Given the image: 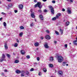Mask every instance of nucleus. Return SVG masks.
<instances>
[{
  "instance_id": "nucleus-31",
  "label": "nucleus",
  "mask_w": 77,
  "mask_h": 77,
  "mask_svg": "<svg viewBox=\"0 0 77 77\" xmlns=\"http://www.w3.org/2000/svg\"><path fill=\"white\" fill-rule=\"evenodd\" d=\"M34 71V69L33 68H31L29 70V71L32 72V71Z\"/></svg>"
},
{
  "instance_id": "nucleus-59",
  "label": "nucleus",
  "mask_w": 77,
  "mask_h": 77,
  "mask_svg": "<svg viewBox=\"0 0 77 77\" xmlns=\"http://www.w3.org/2000/svg\"><path fill=\"white\" fill-rule=\"evenodd\" d=\"M34 2L35 3H36V2H37L36 1V0H34Z\"/></svg>"
},
{
  "instance_id": "nucleus-29",
  "label": "nucleus",
  "mask_w": 77,
  "mask_h": 77,
  "mask_svg": "<svg viewBox=\"0 0 77 77\" xmlns=\"http://www.w3.org/2000/svg\"><path fill=\"white\" fill-rule=\"evenodd\" d=\"M3 24H4V26H5V27H6V22H4Z\"/></svg>"
},
{
  "instance_id": "nucleus-38",
  "label": "nucleus",
  "mask_w": 77,
  "mask_h": 77,
  "mask_svg": "<svg viewBox=\"0 0 77 77\" xmlns=\"http://www.w3.org/2000/svg\"><path fill=\"white\" fill-rule=\"evenodd\" d=\"M67 46H68V45H67V44H66L64 45V47L66 48H67Z\"/></svg>"
},
{
  "instance_id": "nucleus-27",
  "label": "nucleus",
  "mask_w": 77,
  "mask_h": 77,
  "mask_svg": "<svg viewBox=\"0 0 77 77\" xmlns=\"http://www.w3.org/2000/svg\"><path fill=\"white\" fill-rule=\"evenodd\" d=\"M20 29H24V27H23V26H20Z\"/></svg>"
},
{
  "instance_id": "nucleus-24",
  "label": "nucleus",
  "mask_w": 77,
  "mask_h": 77,
  "mask_svg": "<svg viewBox=\"0 0 77 77\" xmlns=\"http://www.w3.org/2000/svg\"><path fill=\"white\" fill-rule=\"evenodd\" d=\"M56 20V17L53 18L52 19V21H55V20Z\"/></svg>"
},
{
  "instance_id": "nucleus-33",
  "label": "nucleus",
  "mask_w": 77,
  "mask_h": 77,
  "mask_svg": "<svg viewBox=\"0 0 77 77\" xmlns=\"http://www.w3.org/2000/svg\"><path fill=\"white\" fill-rule=\"evenodd\" d=\"M20 73H21V74H24V71L22 70L20 71Z\"/></svg>"
},
{
  "instance_id": "nucleus-48",
  "label": "nucleus",
  "mask_w": 77,
  "mask_h": 77,
  "mask_svg": "<svg viewBox=\"0 0 77 77\" xmlns=\"http://www.w3.org/2000/svg\"><path fill=\"white\" fill-rule=\"evenodd\" d=\"M16 41L17 42H19V40L17 39H16Z\"/></svg>"
},
{
  "instance_id": "nucleus-61",
  "label": "nucleus",
  "mask_w": 77,
  "mask_h": 77,
  "mask_svg": "<svg viewBox=\"0 0 77 77\" xmlns=\"http://www.w3.org/2000/svg\"><path fill=\"white\" fill-rule=\"evenodd\" d=\"M35 22H36V19H35Z\"/></svg>"
},
{
  "instance_id": "nucleus-18",
  "label": "nucleus",
  "mask_w": 77,
  "mask_h": 77,
  "mask_svg": "<svg viewBox=\"0 0 77 77\" xmlns=\"http://www.w3.org/2000/svg\"><path fill=\"white\" fill-rule=\"evenodd\" d=\"M69 24V22L68 21H67L66 22L65 24L66 26H68Z\"/></svg>"
},
{
  "instance_id": "nucleus-12",
  "label": "nucleus",
  "mask_w": 77,
  "mask_h": 77,
  "mask_svg": "<svg viewBox=\"0 0 77 77\" xmlns=\"http://www.w3.org/2000/svg\"><path fill=\"white\" fill-rule=\"evenodd\" d=\"M58 74L59 75H62V74H63V72L61 71H60L58 72Z\"/></svg>"
},
{
  "instance_id": "nucleus-26",
  "label": "nucleus",
  "mask_w": 77,
  "mask_h": 77,
  "mask_svg": "<svg viewBox=\"0 0 77 77\" xmlns=\"http://www.w3.org/2000/svg\"><path fill=\"white\" fill-rule=\"evenodd\" d=\"M17 46H18V43H16L14 44V47H17Z\"/></svg>"
},
{
  "instance_id": "nucleus-53",
  "label": "nucleus",
  "mask_w": 77,
  "mask_h": 77,
  "mask_svg": "<svg viewBox=\"0 0 77 77\" xmlns=\"http://www.w3.org/2000/svg\"><path fill=\"white\" fill-rule=\"evenodd\" d=\"M38 12H41V10H38Z\"/></svg>"
},
{
  "instance_id": "nucleus-43",
  "label": "nucleus",
  "mask_w": 77,
  "mask_h": 77,
  "mask_svg": "<svg viewBox=\"0 0 77 77\" xmlns=\"http://www.w3.org/2000/svg\"><path fill=\"white\" fill-rule=\"evenodd\" d=\"M57 15H58V17H60V16H61V14H58Z\"/></svg>"
},
{
  "instance_id": "nucleus-45",
  "label": "nucleus",
  "mask_w": 77,
  "mask_h": 77,
  "mask_svg": "<svg viewBox=\"0 0 77 77\" xmlns=\"http://www.w3.org/2000/svg\"><path fill=\"white\" fill-rule=\"evenodd\" d=\"M52 3H55V1H52Z\"/></svg>"
},
{
  "instance_id": "nucleus-39",
  "label": "nucleus",
  "mask_w": 77,
  "mask_h": 77,
  "mask_svg": "<svg viewBox=\"0 0 77 77\" xmlns=\"http://www.w3.org/2000/svg\"><path fill=\"white\" fill-rule=\"evenodd\" d=\"M7 56L8 57H10V55L9 54H7Z\"/></svg>"
},
{
  "instance_id": "nucleus-34",
  "label": "nucleus",
  "mask_w": 77,
  "mask_h": 77,
  "mask_svg": "<svg viewBox=\"0 0 77 77\" xmlns=\"http://www.w3.org/2000/svg\"><path fill=\"white\" fill-rule=\"evenodd\" d=\"M26 57L27 58V59H30V56L29 55H28L26 56Z\"/></svg>"
},
{
  "instance_id": "nucleus-30",
  "label": "nucleus",
  "mask_w": 77,
  "mask_h": 77,
  "mask_svg": "<svg viewBox=\"0 0 77 77\" xmlns=\"http://www.w3.org/2000/svg\"><path fill=\"white\" fill-rule=\"evenodd\" d=\"M49 66H50V67H51V68H52L53 66V64H50Z\"/></svg>"
},
{
  "instance_id": "nucleus-8",
  "label": "nucleus",
  "mask_w": 77,
  "mask_h": 77,
  "mask_svg": "<svg viewBox=\"0 0 77 77\" xmlns=\"http://www.w3.org/2000/svg\"><path fill=\"white\" fill-rule=\"evenodd\" d=\"M19 8L20 9H22L23 8V5L22 4H20L18 5Z\"/></svg>"
},
{
  "instance_id": "nucleus-17",
  "label": "nucleus",
  "mask_w": 77,
  "mask_h": 77,
  "mask_svg": "<svg viewBox=\"0 0 77 77\" xmlns=\"http://www.w3.org/2000/svg\"><path fill=\"white\" fill-rule=\"evenodd\" d=\"M53 57H51L50 59V61L51 62H52V61H53Z\"/></svg>"
},
{
  "instance_id": "nucleus-3",
  "label": "nucleus",
  "mask_w": 77,
  "mask_h": 77,
  "mask_svg": "<svg viewBox=\"0 0 77 77\" xmlns=\"http://www.w3.org/2000/svg\"><path fill=\"white\" fill-rule=\"evenodd\" d=\"M49 7L51 9V13L52 14H54V8H53V7L51 6H50Z\"/></svg>"
},
{
  "instance_id": "nucleus-56",
  "label": "nucleus",
  "mask_w": 77,
  "mask_h": 77,
  "mask_svg": "<svg viewBox=\"0 0 77 77\" xmlns=\"http://www.w3.org/2000/svg\"><path fill=\"white\" fill-rule=\"evenodd\" d=\"M3 19V18L2 17H1L0 18V21H1Z\"/></svg>"
},
{
  "instance_id": "nucleus-62",
  "label": "nucleus",
  "mask_w": 77,
  "mask_h": 77,
  "mask_svg": "<svg viewBox=\"0 0 77 77\" xmlns=\"http://www.w3.org/2000/svg\"><path fill=\"white\" fill-rule=\"evenodd\" d=\"M36 50H38V48H37L36 49Z\"/></svg>"
},
{
  "instance_id": "nucleus-7",
  "label": "nucleus",
  "mask_w": 77,
  "mask_h": 77,
  "mask_svg": "<svg viewBox=\"0 0 77 77\" xmlns=\"http://www.w3.org/2000/svg\"><path fill=\"white\" fill-rule=\"evenodd\" d=\"M45 38L46 39H50L51 38H50V36H49L48 35H47L45 36Z\"/></svg>"
},
{
  "instance_id": "nucleus-19",
  "label": "nucleus",
  "mask_w": 77,
  "mask_h": 77,
  "mask_svg": "<svg viewBox=\"0 0 77 77\" xmlns=\"http://www.w3.org/2000/svg\"><path fill=\"white\" fill-rule=\"evenodd\" d=\"M34 26V24L33 23H30V27H32Z\"/></svg>"
},
{
  "instance_id": "nucleus-23",
  "label": "nucleus",
  "mask_w": 77,
  "mask_h": 77,
  "mask_svg": "<svg viewBox=\"0 0 77 77\" xmlns=\"http://www.w3.org/2000/svg\"><path fill=\"white\" fill-rule=\"evenodd\" d=\"M60 31L61 32V35H62V34H63V30H62V29H60Z\"/></svg>"
},
{
  "instance_id": "nucleus-55",
  "label": "nucleus",
  "mask_w": 77,
  "mask_h": 77,
  "mask_svg": "<svg viewBox=\"0 0 77 77\" xmlns=\"http://www.w3.org/2000/svg\"><path fill=\"white\" fill-rule=\"evenodd\" d=\"M41 39H44V38L43 37H41Z\"/></svg>"
},
{
  "instance_id": "nucleus-51",
  "label": "nucleus",
  "mask_w": 77,
  "mask_h": 77,
  "mask_svg": "<svg viewBox=\"0 0 77 77\" xmlns=\"http://www.w3.org/2000/svg\"><path fill=\"white\" fill-rule=\"evenodd\" d=\"M18 12V11L17 10H15L14 11V12L15 13H17Z\"/></svg>"
},
{
  "instance_id": "nucleus-60",
  "label": "nucleus",
  "mask_w": 77,
  "mask_h": 77,
  "mask_svg": "<svg viewBox=\"0 0 77 77\" xmlns=\"http://www.w3.org/2000/svg\"><path fill=\"white\" fill-rule=\"evenodd\" d=\"M66 66H68V64H66Z\"/></svg>"
},
{
  "instance_id": "nucleus-41",
  "label": "nucleus",
  "mask_w": 77,
  "mask_h": 77,
  "mask_svg": "<svg viewBox=\"0 0 77 77\" xmlns=\"http://www.w3.org/2000/svg\"><path fill=\"white\" fill-rule=\"evenodd\" d=\"M1 14L3 15H6V13H5L4 12H2Z\"/></svg>"
},
{
  "instance_id": "nucleus-50",
  "label": "nucleus",
  "mask_w": 77,
  "mask_h": 77,
  "mask_svg": "<svg viewBox=\"0 0 77 77\" xmlns=\"http://www.w3.org/2000/svg\"><path fill=\"white\" fill-rule=\"evenodd\" d=\"M5 72H8V70L7 69H5L4 70Z\"/></svg>"
},
{
  "instance_id": "nucleus-25",
  "label": "nucleus",
  "mask_w": 77,
  "mask_h": 77,
  "mask_svg": "<svg viewBox=\"0 0 77 77\" xmlns=\"http://www.w3.org/2000/svg\"><path fill=\"white\" fill-rule=\"evenodd\" d=\"M66 64V62H64L63 63V66H65Z\"/></svg>"
},
{
  "instance_id": "nucleus-2",
  "label": "nucleus",
  "mask_w": 77,
  "mask_h": 77,
  "mask_svg": "<svg viewBox=\"0 0 77 77\" xmlns=\"http://www.w3.org/2000/svg\"><path fill=\"white\" fill-rule=\"evenodd\" d=\"M57 59L59 62H62L63 60V58L61 56H59L57 57Z\"/></svg>"
},
{
  "instance_id": "nucleus-57",
  "label": "nucleus",
  "mask_w": 77,
  "mask_h": 77,
  "mask_svg": "<svg viewBox=\"0 0 77 77\" xmlns=\"http://www.w3.org/2000/svg\"><path fill=\"white\" fill-rule=\"evenodd\" d=\"M7 0L8 2H11V0Z\"/></svg>"
},
{
  "instance_id": "nucleus-63",
  "label": "nucleus",
  "mask_w": 77,
  "mask_h": 77,
  "mask_svg": "<svg viewBox=\"0 0 77 77\" xmlns=\"http://www.w3.org/2000/svg\"><path fill=\"white\" fill-rule=\"evenodd\" d=\"M2 3V2H1V1H0V4H1Z\"/></svg>"
},
{
  "instance_id": "nucleus-32",
  "label": "nucleus",
  "mask_w": 77,
  "mask_h": 77,
  "mask_svg": "<svg viewBox=\"0 0 77 77\" xmlns=\"http://www.w3.org/2000/svg\"><path fill=\"white\" fill-rule=\"evenodd\" d=\"M26 73L27 75H29V72L28 71H26Z\"/></svg>"
},
{
  "instance_id": "nucleus-37",
  "label": "nucleus",
  "mask_w": 77,
  "mask_h": 77,
  "mask_svg": "<svg viewBox=\"0 0 77 77\" xmlns=\"http://www.w3.org/2000/svg\"><path fill=\"white\" fill-rule=\"evenodd\" d=\"M39 59H40L39 57H37V60H38V61H39Z\"/></svg>"
},
{
  "instance_id": "nucleus-13",
  "label": "nucleus",
  "mask_w": 77,
  "mask_h": 77,
  "mask_svg": "<svg viewBox=\"0 0 77 77\" xmlns=\"http://www.w3.org/2000/svg\"><path fill=\"white\" fill-rule=\"evenodd\" d=\"M20 52L21 54H23V55H24L25 54V51L24 50L21 51Z\"/></svg>"
},
{
  "instance_id": "nucleus-28",
  "label": "nucleus",
  "mask_w": 77,
  "mask_h": 77,
  "mask_svg": "<svg viewBox=\"0 0 77 77\" xmlns=\"http://www.w3.org/2000/svg\"><path fill=\"white\" fill-rule=\"evenodd\" d=\"M43 71L45 72H47V69L45 68H44L43 69Z\"/></svg>"
},
{
  "instance_id": "nucleus-14",
  "label": "nucleus",
  "mask_w": 77,
  "mask_h": 77,
  "mask_svg": "<svg viewBox=\"0 0 77 77\" xmlns=\"http://www.w3.org/2000/svg\"><path fill=\"white\" fill-rule=\"evenodd\" d=\"M16 72L17 74H20V72H21V71H20V70H17L16 71Z\"/></svg>"
},
{
  "instance_id": "nucleus-5",
  "label": "nucleus",
  "mask_w": 77,
  "mask_h": 77,
  "mask_svg": "<svg viewBox=\"0 0 77 77\" xmlns=\"http://www.w3.org/2000/svg\"><path fill=\"white\" fill-rule=\"evenodd\" d=\"M30 12H31V17H32V18H35V13H34V12H33V10L32 9H31L30 10Z\"/></svg>"
},
{
  "instance_id": "nucleus-20",
  "label": "nucleus",
  "mask_w": 77,
  "mask_h": 77,
  "mask_svg": "<svg viewBox=\"0 0 77 77\" xmlns=\"http://www.w3.org/2000/svg\"><path fill=\"white\" fill-rule=\"evenodd\" d=\"M55 34H56V35H59V32L56 31H55Z\"/></svg>"
},
{
  "instance_id": "nucleus-4",
  "label": "nucleus",
  "mask_w": 77,
  "mask_h": 77,
  "mask_svg": "<svg viewBox=\"0 0 77 77\" xmlns=\"http://www.w3.org/2000/svg\"><path fill=\"white\" fill-rule=\"evenodd\" d=\"M5 60V54H2V57L1 58L0 62H3V61Z\"/></svg>"
},
{
  "instance_id": "nucleus-36",
  "label": "nucleus",
  "mask_w": 77,
  "mask_h": 77,
  "mask_svg": "<svg viewBox=\"0 0 77 77\" xmlns=\"http://www.w3.org/2000/svg\"><path fill=\"white\" fill-rule=\"evenodd\" d=\"M2 76H5V73H2Z\"/></svg>"
},
{
  "instance_id": "nucleus-6",
  "label": "nucleus",
  "mask_w": 77,
  "mask_h": 77,
  "mask_svg": "<svg viewBox=\"0 0 77 77\" xmlns=\"http://www.w3.org/2000/svg\"><path fill=\"white\" fill-rule=\"evenodd\" d=\"M70 8H68L67 9V11L68 12V14H71V10H70Z\"/></svg>"
},
{
  "instance_id": "nucleus-49",
  "label": "nucleus",
  "mask_w": 77,
  "mask_h": 77,
  "mask_svg": "<svg viewBox=\"0 0 77 77\" xmlns=\"http://www.w3.org/2000/svg\"><path fill=\"white\" fill-rule=\"evenodd\" d=\"M70 2L71 3H72L73 2V0H70Z\"/></svg>"
},
{
  "instance_id": "nucleus-46",
  "label": "nucleus",
  "mask_w": 77,
  "mask_h": 77,
  "mask_svg": "<svg viewBox=\"0 0 77 77\" xmlns=\"http://www.w3.org/2000/svg\"><path fill=\"white\" fill-rule=\"evenodd\" d=\"M59 16L57 15H56V18H59Z\"/></svg>"
},
{
  "instance_id": "nucleus-42",
  "label": "nucleus",
  "mask_w": 77,
  "mask_h": 77,
  "mask_svg": "<svg viewBox=\"0 0 77 77\" xmlns=\"http://www.w3.org/2000/svg\"><path fill=\"white\" fill-rule=\"evenodd\" d=\"M21 77H23L24 76V75L23 74H21Z\"/></svg>"
},
{
  "instance_id": "nucleus-44",
  "label": "nucleus",
  "mask_w": 77,
  "mask_h": 77,
  "mask_svg": "<svg viewBox=\"0 0 77 77\" xmlns=\"http://www.w3.org/2000/svg\"><path fill=\"white\" fill-rule=\"evenodd\" d=\"M38 75H41V72H39Z\"/></svg>"
},
{
  "instance_id": "nucleus-9",
  "label": "nucleus",
  "mask_w": 77,
  "mask_h": 77,
  "mask_svg": "<svg viewBox=\"0 0 77 77\" xmlns=\"http://www.w3.org/2000/svg\"><path fill=\"white\" fill-rule=\"evenodd\" d=\"M44 47L46 48H48L49 47L48 46V43H46L44 45Z\"/></svg>"
},
{
  "instance_id": "nucleus-64",
  "label": "nucleus",
  "mask_w": 77,
  "mask_h": 77,
  "mask_svg": "<svg viewBox=\"0 0 77 77\" xmlns=\"http://www.w3.org/2000/svg\"><path fill=\"white\" fill-rule=\"evenodd\" d=\"M69 44H71V43H70Z\"/></svg>"
},
{
  "instance_id": "nucleus-16",
  "label": "nucleus",
  "mask_w": 77,
  "mask_h": 77,
  "mask_svg": "<svg viewBox=\"0 0 77 77\" xmlns=\"http://www.w3.org/2000/svg\"><path fill=\"white\" fill-rule=\"evenodd\" d=\"M34 45L35 47H38L39 45V43L38 42L35 43Z\"/></svg>"
},
{
  "instance_id": "nucleus-35",
  "label": "nucleus",
  "mask_w": 77,
  "mask_h": 77,
  "mask_svg": "<svg viewBox=\"0 0 77 77\" xmlns=\"http://www.w3.org/2000/svg\"><path fill=\"white\" fill-rule=\"evenodd\" d=\"M46 32L48 33H50V32L48 30H47L46 31Z\"/></svg>"
},
{
  "instance_id": "nucleus-54",
  "label": "nucleus",
  "mask_w": 77,
  "mask_h": 77,
  "mask_svg": "<svg viewBox=\"0 0 77 77\" xmlns=\"http://www.w3.org/2000/svg\"><path fill=\"white\" fill-rule=\"evenodd\" d=\"M54 44H56L57 43V42L56 41H54Z\"/></svg>"
},
{
  "instance_id": "nucleus-58",
  "label": "nucleus",
  "mask_w": 77,
  "mask_h": 77,
  "mask_svg": "<svg viewBox=\"0 0 77 77\" xmlns=\"http://www.w3.org/2000/svg\"><path fill=\"white\" fill-rule=\"evenodd\" d=\"M47 0H43V2H46V1H47Z\"/></svg>"
},
{
  "instance_id": "nucleus-40",
  "label": "nucleus",
  "mask_w": 77,
  "mask_h": 77,
  "mask_svg": "<svg viewBox=\"0 0 77 77\" xmlns=\"http://www.w3.org/2000/svg\"><path fill=\"white\" fill-rule=\"evenodd\" d=\"M12 4H10L9 5V7H12Z\"/></svg>"
},
{
  "instance_id": "nucleus-52",
  "label": "nucleus",
  "mask_w": 77,
  "mask_h": 77,
  "mask_svg": "<svg viewBox=\"0 0 77 77\" xmlns=\"http://www.w3.org/2000/svg\"><path fill=\"white\" fill-rule=\"evenodd\" d=\"M44 12H47V10H44Z\"/></svg>"
},
{
  "instance_id": "nucleus-21",
  "label": "nucleus",
  "mask_w": 77,
  "mask_h": 77,
  "mask_svg": "<svg viewBox=\"0 0 77 77\" xmlns=\"http://www.w3.org/2000/svg\"><path fill=\"white\" fill-rule=\"evenodd\" d=\"M19 62V61L18 60H16L14 62L15 63H17Z\"/></svg>"
},
{
  "instance_id": "nucleus-22",
  "label": "nucleus",
  "mask_w": 77,
  "mask_h": 77,
  "mask_svg": "<svg viewBox=\"0 0 77 77\" xmlns=\"http://www.w3.org/2000/svg\"><path fill=\"white\" fill-rule=\"evenodd\" d=\"M23 32H21L20 34H19V36L20 37H21L23 36Z\"/></svg>"
},
{
  "instance_id": "nucleus-47",
  "label": "nucleus",
  "mask_w": 77,
  "mask_h": 77,
  "mask_svg": "<svg viewBox=\"0 0 77 77\" xmlns=\"http://www.w3.org/2000/svg\"><path fill=\"white\" fill-rule=\"evenodd\" d=\"M62 11H65V9L64 8H63L62 9Z\"/></svg>"
},
{
  "instance_id": "nucleus-11",
  "label": "nucleus",
  "mask_w": 77,
  "mask_h": 77,
  "mask_svg": "<svg viewBox=\"0 0 77 77\" xmlns=\"http://www.w3.org/2000/svg\"><path fill=\"white\" fill-rule=\"evenodd\" d=\"M39 17L41 20H44V17H43L42 15H40Z\"/></svg>"
},
{
  "instance_id": "nucleus-10",
  "label": "nucleus",
  "mask_w": 77,
  "mask_h": 77,
  "mask_svg": "<svg viewBox=\"0 0 77 77\" xmlns=\"http://www.w3.org/2000/svg\"><path fill=\"white\" fill-rule=\"evenodd\" d=\"M5 49H6V50H7L8 48V45H7V43H5Z\"/></svg>"
},
{
  "instance_id": "nucleus-1",
  "label": "nucleus",
  "mask_w": 77,
  "mask_h": 77,
  "mask_svg": "<svg viewBox=\"0 0 77 77\" xmlns=\"http://www.w3.org/2000/svg\"><path fill=\"white\" fill-rule=\"evenodd\" d=\"M34 7L35 8H36V7H38L40 8V9H41V8H42V5H41V2H37V4L35 5L34 6Z\"/></svg>"
},
{
  "instance_id": "nucleus-15",
  "label": "nucleus",
  "mask_w": 77,
  "mask_h": 77,
  "mask_svg": "<svg viewBox=\"0 0 77 77\" xmlns=\"http://www.w3.org/2000/svg\"><path fill=\"white\" fill-rule=\"evenodd\" d=\"M73 44L75 45H77V40H75L73 41Z\"/></svg>"
}]
</instances>
